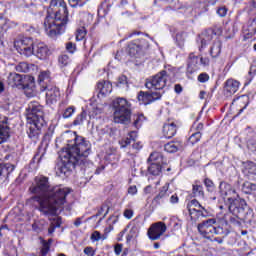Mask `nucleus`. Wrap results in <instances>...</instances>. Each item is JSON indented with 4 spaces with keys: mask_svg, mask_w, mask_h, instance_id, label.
I'll list each match as a JSON object with an SVG mask.
<instances>
[{
    "mask_svg": "<svg viewBox=\"0 0 256 256\" xmlns=\"http://www.w3.org/2000/svg\"><path fill=\"white\" fill-rule=\"evenodd\" d=\"M177 134V124L175 122L168 121L163 126V135L166 139H171Z\"/></svg>",
    "mask_w": 256,
    "mask_h": 256,
    "instance_id": "obj_19",
    "label": "nucleus"
},
{
    "mask_svg": "<svg viewBox=\"0 0 256 256\" xmlns=\"http://www.w3.org/2000/svg\"><path fill=\"white\" fill-rule=\"evenodd\" d=\"M199 69V57L191 53L188 57L187 73H195Z\"/></svg>",
    "mask_w": 256,
    "mask_h": 256,
    "instance_id": "obj_22",
    "label": "nucleus"
},
{
    "mask_svg": "<svg viewBox=\"0 0 256 256\" xmlns=\"http://www.w3.org/2000/svg\"><path fill=\"white\" fill-rule=\"evenodd\" d=\"M60 67H67L71 63V58L67 54H62L58 57Z\"/></svg>",
    "mask_w": 256,
    "mask_h": 256,
    "instance_id": "obj_35",
    "label": "nucleus"
},
{
    "mask_svg": "<svg viewBox=\"0 0 256 256\" xmlns=\"http://www.w3.org/2000/svg\"><path fill=\"white\" fill-rule=\"evenodd\" d=\"M13 27H17V23L11 22L5 16H0V37H3L5 33Z\"/></svg>",
    "mask_w": 256,
    "mask_h": 256,
    "instance_id": "obj_20",
    "label": "nucleus"
},
{
    "mask_svg": "<svg viewBox=\"0 0 256 256\" xmlns=\"http://www.w3.org/2000/svg\"><path fill=\"white\" fill-rule=\"evenodd\" d=\"M98 97H105L113 91V85L109 81H100L97 84Z\"/></svg>",
    "mask_w": 256,
    "mask_h": 256,
    "instance_id": "obj_18",
    "label": "nucleus"
},
{
    "mask_svg": "<svg viewBox=\"0 0 256 256\" xmlns=\"http://www.w3.org/2000/svg\"><path fill=\"white\" fill-rule=\"evenodd\" d=\"M217 219L209 218L197 225L198 232L204 239L211 240L215 235H225V230L221 226H215Z\"/></svg>",
    "mask_w": 256,
    "mask_h": 256,
    "instance_id": "obj_7",
    "label": "nucleus"
},
{
    "mask_svg": "<svg viewBox=\"0 0 256 256\" xmlns=\"http://www.w3.org/2000/svg\"><path fill=\"white\" fill-rule=\"evenodd\" d=\"M23 90L26 95V97H35L37 92L35 91V82L30 81L29 83L23 84Z\"/></svg>",
    "mask_w": 256,
    "mask_h": 256,
    "instance_id": "obj_28",
    "label": "nucleus"
},
{
    "mask_svg": "<svg viewBox=\"0 0 256 256\" xmlns=\"http://www.w3.org/2000/svg\"><path fill=\"white\" fill-rule=\"evenodd\" d=\"M159 157H160V154L157 152H154L149 156L148 161H157Z\"/></svg>",
    "mask_w": 256,
    "mask_h": 256,
    "instance_id": "obj_63",
    "label": "nucleus"
},
{
    "mask_svg": "<svg viewBox=\"0 0 256 256\" xmlns=\"http://www.w3.org/2000/svg\"><path fill=\"white\" fill-rule=\"evenodd\" d=\"M15 171V166L13 164H1L0 165V181H3V179H7L11 173Z\"/></svg>",
    "mask_w": 256,
    "mask_h": 256,
    "instance_id": "obj_25",
    "label": "nucleus"
},
{
    "mask_svg": "<svg viewBox=\"0 0 256 256\" xmlns=\"http://www.w3.org/2000/svg\"><path fill=\"white\" fill-rule=\"evenodd\" d=\"M114 108V123L128 125L131 123V104L125 98H116L112 102Z\"/></svg>",
    "mask_w": 256,
    "mask_h": 256,
    "instance_id": "obj_6",
    "label": "nucleus"
},
{
    "mask_svg": "<svg viewBox=\"0 0 256 256\" xmlns=\"http://www.w3.org/2000/svg\"><path fill=\"white\" fill-rule=\"evenodd\" d=\"M122 85H127V76L125 75L118 78L117 87H121Z\"/></svg>",
    "mask_w": 256,
    "mask_h": 256,
    "instance_id": "obj_56",
    "label": "nucleus"
},
{
    "mask_svg": "<svg viewBox=\"0 0 256 256\" xmlns=\"http://www.w3.org/2000/svg\"><path fill=\"white\" fill-rule=\"evenodd\" d=\"M81 22L83 23V27H89L91 23H93V15L84 12L81 14Z\"/></svg>",
    "mask_w": 256,
    "mask_h": 256,
    "instance_id": "obj_34",
    "label": "nucleus"
},
{
    "mask_svg": "<svg viewBox=\"0 0 256 256\" xmlns=\"http://www.w3.org/2000/svg\"><path fill=\"white\" fill-rule=\"evenodd\" d=\"M89 155H91V142L77 135V132H71L70 139L67 140L66 151L62 152L61 160L56 165V175L69 177L76 167L87 169L93 166V162L87 159Z\"/></svg>",
    "mask_w": 256,
    "mask_h": 256,
    "instance_id": "obj_1",
    "label": "nucleus"
},
{
    "mask_svg": "<svg viewBox=\"0 0 256 256\" xmlns=\"http://www.w3.org/2000/svg\"><path fill=\"white\" fill-rule=\"evenodd\" d=\"M66 49L67 51H69V53H73V51H75V44H73L72 42H68L66 44Z\"/></svg>",
    "mask_w": 256,
    "mask_h": 256,
    "instance_id": "obj_64",
    "label": "nucleus"
},
{
    "mask_svg": "<svg viewBox=\"0 0 256 256\" xmlns=\"http://www.w3.org/2000/svg\"><path fill=\"white\" fill-rule=\"evenodd\" d=\"M229 203L230 213H232L234 217H237V219H245V215H247V212H245L247 209V202L245 199L239 198L238 196Z\"/></svg>",
    "mask_w": 256,
    "mask_h": 256,
    "instance_id": "obj_10",
    "label": "nucleus"
},
{
    "mask_svg": "<svg viewBox=\"0 0 256 256\" xmlns=\"http://www.w3.org/2000/svg\"><path fill=\"white\" fill-rule=\"evenodd\" d=\"M14 47L16 51L20 53V55H24L25 57H31V55H33L35 43L33 42V39L24 37L15 40Z\"/></svg>",
    "mask_w": 256,
    "mask_h": 256,
    "instance_id": "obj_9",
    "label": "nucleus"
},
{
    "mask_svg": "<svg viewBox=\"0 0 256 256\" xmlns=\"http://www.w3.org/2000/svg\"><path fill=\"white\" fill-rule=\"evenodd\" d=\"M136 42H138L142 51H143V49H149V42H147V40L140 39L139 41H136Z\"/></svg>",
    "mask_w": 256,
    "mask_h": 256,
    "instance_id": "obj_57",
    "label": "nucleus"
},
{
    "mask_svg": "<svg viewBox=\"0 0 256 256\" xmlns=\"http://www.w3.org/2000/svg\"><path fill=\"white\" fill-rule=\"evenodd\" d=\"M137 235H139V227L137 226H133L129 232V234L127 235V241H131V239H135V237H137Z\"/></svg>",
    "mask_w": 256,
    "mask_h": 256,
    "instance_id": "obj_44",
    "label": "nucleus"
},
{
    "mask_svg": "<svg viewBox=\"0 0 256 256\" xmlns=\"http://www.w3.org/2000/svg\"><path fill=\"white\" fill-rule=\"evenodd\" d=\"M86 35H87V28L85 26L78 28L76 31V41H83Z\"/></svg>",
    "mask_w": 256,
    "mask_h": 256,
    "instance_id": "obj_40",
    "label": "nucleus"
},
{
    "mask_svg": "<svg viewBox=\"0 0 256 256\" xmlns=\"http://www.w3.org/2000/svg\"><path fill=\"white\" fill-rule=\"evenodd\" d=\"M198 81L199 83H207V81H209V74L201 73L198 75Z\"/></svg>",
    "mask_w": 256,
    "mask_h": 256,
    "instance_id": "obj_54",
    "label": "nucleus"
},
{
    "mask_svg": "<svg viewBox=\"0 0 256 256\" xmlns=\"http://www.w3.org/2000/svg\"><path fill=\"white\" fill-rule=\"evenodd\" d=\"M129 195H137V186L132 185L128 188Z\"/></svg>",
    "mask_w": 256,
    "mask_h": 256,
    "instance_id": "obj_62",
    "label": "nucleus"
},
{
    "mask_svg": "<svg viewBox=\"0 0 256 256\" xmlns=\"http://www.w3.org/2000/svg\"><path fill=\"white\" fill-rule=\"evenodd\" d=\"M143 115H138V116H134V127H136V129H139V127H141V123H143Z\"/></svg>",
    "mask_w": 256,
    "mask_h": 256,
    "instance_id": "obj_51",
    "label": "nucleus"
},
{
    "mask_svg": "<svg viewBox=\"0 0 256 256\" xmlns=\"http://www.w3.org/2000/svg\"><path fill=\"white\" fill-rule=\"evenodd\" d=\"M33 55H35V57H37L38 59L45 61V59H49V56L51 55V50L49 49V46H47V44L39 42L34 44Z\"/></svg>",
    "mask_w": 256,
    "mask_h": 256,
    "instance_id": "obj_15",
    "label": "nucleus"
},
{
    "mask_svg": "<svg viewBox=\"0 0 256 256\" xmlns=\"http://www.w3.org/2000/svg\"><path fill=\"white\" fill-rule=\"evenodd\" d=\"M166 5H168L169 9H177V5H179V0H163Z\"/></svg>",
    "mask_w": 256,
    "mask_h": 256,
    "instance_id": "obj_49",
    "label": "nucleus"
},
{
    "mask_svg": "<svg viewBox=\"0 0 256 256\" xmlns=\"http://www.w3.org/2000/svg\"><path fill=\"white\" fill-rule=\"evenodd\" d=\"M21 81H23V76L20 74L10 73L8 76V85H10V87H19Z\"/></svg>",
    "mask_w": 256,
    "mask_h": 256,
    "instance_id": "obj_27",
    "label": "nucleus"
},
{
    "mask_svg": "<svg viewBox=\"0 0 256 256\" xmlns=\"http://www.w3.org/2000/svg\"><path fill=\"white\" fill-rule=\"evenodd\" d=\"M239 85V81L234 79H228L225 82L224 91H226L228 95H235V92L239 91Z\"/></svg>",
    "mask_w": 256,
    "mask_h": 256,
    "instance_id": "obj_21",
    "label": "nucleus"
},
{
    "mask_svg": "<svg viewBox=\"0 0 256 256\" xmlns=\"http://www.w3.org/2000/svg\"><path fill=\"white\" fill-rule=\"evenodd\" d=\"M165 151L167 153H177V151H183V142L182 141H172L164 145Z\"/></svg>",
    "mask_w": 256,
    "mask_h": 256,
    "instance_id": "obj_23",
    "label": "nucleus"
},
{
    "mask_svg": "<svg viewBox=\"0 0 256 256\" xmlns=\"http://www.w3.org/2000/svg\"><path fill=\"white\" fill-rule=\"evenodd\" d=\"M219 189L222 199H227L228 203H231L234 199H237V197H239L235 189H233V187L227 182H221L219 185Z\"/></svg>",
    "mask_w": 256,
    "mask_h": 256,
    "instance_id": "obj_14",
    "label": "nucleus"
},
{
    "mask_svg": "<svg viewBox=\"0 0 256 256\" xmlns=\"http://www.w3.org/2000/svg\"><path fill=\"white\" fill-rule=\"evenodd\" d=\"M15 69L18 73H28L29 64H27L26 62H20L18 65H16Z\"/></svg>",
    "mask_w": 256,
    "mask_h": 256,
    "instance_id": "obj_43",
    "label": "nucleus"
},
{
    "mask_svg": "<svg viewBox=\"0 0 256 256\" xmlns=\"http://www.w3.org/2000/svg\"><path fill=\"white\" fill-rule=\"evenodd\" d=\"M215 35H217V33H215V30L211 28L204 30L200 35H198L197 43L201 44L200 49L207 47V43H209V41H213V37H215Z\"/></svg>",
    "mask_w": 256,
    "mask_h": 256,
    "instance_id": "obj_17",
    "label": "nucleus"
},
{
    "mask_svg": "<svg viewBox=\"0 0 256 256\" xmlns=\"http://www.w3.org/2000/svg\"><path fill=\"white\" fill-rule=\"evenodd\" d=\"M123 215L126 219H131L133 217V210L132 209H125Z\"/></svg>",
    "mask_w": 256,
    "mask_h": 256,
    "instance_id": "obj_61",
    "label": "nucleus"
},
{
    "mask_svg": "<svg viewBox=\"0 0 256 256\" xmlns=\"http://www.w3.org/2000/svg\"><path fill=\"white\" fill-rule=\"evenodd\" d=\"M176 39L180 48L184 47L185 45V33L181 32L180 34L176 35Z\"/></svg>",
    "mask_w": 256,
    "mask_h": 256,
    "instance_id": "obj_50",
    "label": "nucleus"
},
{
    "mask_svg": "<svg viewBox=\"0 0 256 256\" xmlns=\"http://www.w3.org/2000/svg\"><path fill=\"white\" fill-rule=\"evenodd\" d=\"M192 195L193 197H197L198 199H203V197H205V191H203V186L199 184H193Z\"/></svg>",
    "mask_w": 256,
    "mask_h": 256,
    "instance_id": "obj_32",
    "label": "nucleus"
},
{
    "mask_svg": "<svg viewBox=\"0 0 256 256\" xmlns=\"http://www.w3.org/2000/svg\"><path fill=\"white\" fill-rule=\"evenodd\" d=\"M51 7H56L54 13L46 16L44 20V28L49 37H57L65 33L67 23H69V10L64 0H52Z\"/></svg>",
    "mask_w": 256,
    "mask_h": 256,
    "instance_id": "obj_2",
    "label": "nucleus"
},
{
    "mask_svg": "<svg viewBox=\"0 0 256 256\" xmlns=\"http://www.w3.org/2000/svg\"><path fill=\"white\" fill-rule=\"evenodd\" d=\"M198 3L203 9H207L210 5H215L217 0H198Z\"/></svg>",
    "mask_w": 256,
    "mask_h": 256,
    "instance_id": "obj_46",
    "label": "nucleus"
},
{
    "mask_svg": "<svg viewBox=\"0 0 256 256\" xmlns=\"http://www.w3.org/2000/svg\"><path fill=\"white\" fill-rule=\"evenodd\" d=\"M169 183H166L164 186H162L159 190L158 195L154 197V201L156 203H161V199H165V197H169Z\"/></svg>",
    "mask_w": 256,
    "mask_h": 256,
    "instance_id": "obj_29",
    "label": "nucleus"
},
{
    "mask_svg": "<svg viewBox=\"0 0 256 256\" xmlns=\"http://www.w3.org/2000/svg\"><path fill=\"white\" fill-rule=\"evenodd\" d=\"M32 229L36 233H41V231H43V229H45V220L35 221L32 224Z\"/></svg>",
    "mask_w": 256,
    "mask_h": 256,
    "instance_id": "obj_37",
    "label": "nucleus"
},
{
    "mask_svg": "<svg viewBox=\"0 0 256 256\" xmlns=\"http://www.w3.org/2000/svg\"><path fill=\"white\" fill-rule=\"evenodd\" d=\"M201 131H203V123L194 122L191 127V132L192 133H201Z\"/></svg>",
    "mask_w": 256,
    "mask_h": 256,
    "instance_id": "obj_48",
    "label": "nucleus"
},
{
    "mask_svg": "<svg viewBox=\"0 0 256 256\" xmlns=\"http://www.w3.org/2000/svg\"><path fill=\"white\" fill-rule=\"evenodd\" d=\"M201 141V132H193L188 139V143L195 145V143H199Z\"/></svg>",
    "mask_w": 256,
    "mask_h": 256,
    "instance_id": "obj_42",
    "label": "nucleus"
},
{
    "mask_svg": "<svg viewBox=\"0 0 256 256\" xmlns=\"http://www.w3.org/2000/svg\"><path fill=\"white\" fill-rule=\"evenodd\" d=\"M225 237H227V233L224 232V234H223V235H220V237H215L214 239L211 238L210 241H212V242L214 241V242L218 243L219 245H222V243H223Z\"/></svg>",
    "mask_w": 256,
    "mask_h": 256,
    "instance_id": "obj_55",
    "label": "nucleus"
},
{
    "mask_svg": "<svg viewBox=\"0 0 256 256\" xmlns=\"http://www.w3.org/2000/svg\"><path fill=\"white\" fill-rule=\"evenodd\" d=\"M227 7L221 6L217 9L216 13L219 17H225L227 15Z\"/></svg>",
    "mask_w": 256,
    "mask_h": 256,
    "instance_id": "obj_52",
    "label": "nucleus"
},
{
    "mask_svg": "<svg viewBox=\"0 0 256 256\" xmlns=\"http://www.w3.org/2000/svg\"><path fill=\"white\" fill-rule=\"evenodd\" d=\"M50 81H51V77H50L49 72L44 71L39 74L38 82L40 85V89H43V85H51V84H49Z\"/></svg>",
    "mask_w": 256,
    "mask_h": 256,
    "instance_id": "obj_30",
    "label": "nucleus"
},
{
    "mask_svg": "<svg viewBox=\"0 0 256 256\" xmlns=\"http://www.w3.org/2000/svg\"><path fill=\"white\" fill-rule=\"evenodd\" d=\"M9 118L0 115V145L9 139Z\"/></svg>",
    "mask_w": 256,
    "mask_h": 256,
    "instance_id": "obj_16",
    "label": "nucleus"
},
{
    "mask_svg": "<svg viewBox=\"0 0 256 256\" xmlns=\"http://www.w3.org/2000/svg\"><path fill=\"white\" fill-rule=\"evenodd\" d=\"M52 188L48 177L38 176L35 178V184L30 186L29 191L36 195V197L45 200Z\"/></svg>",
    "mask_w": 256,
    "mask_h": 256,
    "instance_id": "obj_8",
    "label": "nucleus"
},
{
    "mask_svg": "<svg viewBox=\"0 0 256 256\" xmlns=\"http://www.w3.org/2000/svg\"><path fill=\"white\" fill-rule=\"evenodd\" d=\"M52 243H53V239H51V238L48 239V241L43 240L40 253H42L43 255H47V253H49V251L51 249Z\"/></svg>",
    "mask_w": 256,
    "mask_h": 256,
    "instance_id": "obj_36",
    "label": "nucleus"
},
{
    "mask_svg": "<svg viewBox=\"0 0 256 256\" xmlns=\"http://www.w3.org/2000/svg\"><path fill=\"white\" fill-rule=\"evenodd\" d=\"M122 251H123V244H116L114 247L115 255H121Z\"/></svg>",
    "mask_w": 256,
    "mask_h": 256,
    "instance_id": "obj_60",
    "label": "nucleus"
},
{
    "mask_svg": "<svg viewBox=\"0 0 256 256\" xmlns=\"http://www.w3.org/2000/svg\"><path fill=\"white\" fill-rule=\"evenodd\" d=\"M133 140H131L129 137H127V138H124V139H122L120 142H119V144H120V146L122 147V148H125V147H127L128 145H131V142H132Z\"/></svg>",
    "mask_w": 256,
    "mask_h": 256,
    "instance_id": "obj_58",
    "label": "nucleus"
},
{
    "mask_svg": "<svg viewBox=\"0 0 256 256\" xmlns=\"http://www.w3.org/2000/svg\"><path fill=\"white\" fill-rule=\"evenodd\" d=\"M166 231L167 225L164 222H156L149 227L147 235L151 241H158Z\"/></svg>",
    "mask_w": 256,
    "mask_h": 256,
    "instance_id": "obj_12",
    "label": "nucleus"
},
{
    "mask_svg": "<svg viewBox=\"0 0 256 256\" xmlns=\"http://www.w3.org/2000/svg\"><path fill=\"white\" fill-rule=\"evenodd\" d=\"M242 192L246 195H255L256 185L251 182H244L242 185Z\"/></svg>",
    "mask_w": 256,
    "mask_h": 256,
    "instance_id": "obj_31",
    "label": "nucleus"
},
{
    "mask_svg": "<svg viewBox=\"0 0 256 256\" xmlns=\"http://www.w3.org/2000/svg\"><path fill=\"white\" fill-rule=\"evenodd\" d=\"M161 171H162L161 164L157 162H152L148 167V173H150V175H154V176L161 175Z\"/></svg>",
    "mask_w": 256,
    "mask_h": 256,
    "instance_id": "obj_33",
    "label": "nucleus"
},
{
    "mask_svg": "<svg viewBox=\"0 0 256 256\" xmlns=\"http://www.w3.org/2000/svg\"><path fill=\"white\" fill-rule=\"evenodd\" d=\"M55 223H56V225H55ZM55 223L50 224V226L48 228V234L49 235H53V233H55L56 227H61V224H59V221H57Z\"/></svg>",
    "mask_w": 256,
    "mask_h": 256,
    "instance_id": "obj_53",
    "label": "nucleus"
},
{
    "mask_svg": "<svg viewBox=\"0 0 256 256\" xmlns=\"http://www.w3.org/2000/svg\"><path fill=\"white\" fill-rule=\"evenodd\" d=\"M87 119V112L83 110L73 121V125H83V122Z\"/></svg>",
    "mask_w": 256,
    "mask_h": 256,
    "instance_id": "obj_39",
    "label": "nucleus"
},
{
    "mask_svg": "<svg viewBox=\"0 0 256 256\" xmlns=\"http://www.w3.org/2000/svg\"><path fill=\"white\" fill-rule=\"evenodd\" d=\"M143 53V50L141 49V46L139 45L138 41L131 42L128 44V54L130 57H140Z\"/></svg>",
    "mask_w": 256,
    "mask_h": 256,
    "instance_id": "obj_24",
    "label": "nucleus"
},
{
    "mask_svg": "<svg viewBox=\"0 0 256 256\" xmlns=\"http://www.w3.org/2000/svg\"><path fill=\"white\" fill-rule=\"evenodd\" d=\"M175 77V68L170 67L168 69L162 70L156 75L147 78L145 82V87L149 91L163 94V88L167 87V81Z\"/></svg>",
    "mask_w": 256,
    "mask_h": 256,
    "instance_id": "obj_5",
    "label": "nucleus"
},
{
    "mask_svg": "<svg viewBox=\"0 0 256 256\" xmlns=\"http://www.w3.org/2000/svg\"><path fill=\"white\" fill-rule=\"evenodd\" d=\"M40 91H46V103L47 105H55L61 97V92L55 85H42Z\"/></svg>",
    "mask_w": 256,
    "mask_h": 256,
    "instance_id": "obj_11",
    "label": "nucleus"
},
{
    "mask_svg": "<svg viewBox=\"0 0 256 256\" xmlns=\"http://www.w3.org/2000/svg\"><path fill=\"white\" fill-rule=\"evenodd\" d=\"M73 113H75V107L70 106L64 110L62 113V116L64 119H69V117L73 116Z\"/></svg>",
    "mask_w": 256,
    "mask_h": 256,
    "instance_id": "obj_47",
    "label": "nucleus"
},
{
    "mask_svg": "<svg viewBox=\"0 0 256 256\" xmlns=\"http://www.w3.org/2000/svg\"><path fill=\"white\" fill-rule=\"evenodd\" d=\"M84 253L87 256H95V250L93 249V247L88 246L84 249Z\"/></svg>",
    "mask_w": 256,
    "mask_h": 256,
    "instance_id": "obj_59",
    "label": "nucleus"
},
{
    "mask_svg": "<svg viewBox=\"0 0 256 256\" xmlns=\"http://www.w3.org/2000/svg\"><path fill=\"white\" fill-rule=\"evenodd\" d=\"M163 97V92H153L149 90L148 92L140 91L138 94V101L143 105H149L154 101H158Z\"/></svg>",
    "mask_w": 256,
    "mask_h": 256,
    "instance_id": "obj_13",
    "label": "nucleus"
},
{
    "mask_svg": "<svg viewBox=\"0 0 256 256\" xmlns=\"http://www.w3.org/2000/svg\"><path fill=\"white\" fill-rule=\"evenodd\" d=\"M223 47V43L221 40H214L212 46L210 47V55L213 59L219 57L221 55V49Z\"/></svg>",
    "mask_w": 256,
    "mask_h": 256,
    "instance_id": "obj_26",
    "label": "nucleus"
},
{
    "mask_svg": "<svg viewBox=\"0 0 256 256\" xmlns=\"http://www.w3.org/2000/svg\"><path fill=\"white\" fill-rule=\"evenodd\" d=\"M204 185L207 188V191H209L210 193H213V191H215V183H213V180L205 178Z\"/></svg>",
    "mask_w": 256,
    "mask_h": 256,
    "instance_id": "obj_45",
    "label": "nucleus"
},
{
    "mask_svg": "<svg viewBox=\"0 0 256 256\" xmlns=\"http://www.w3.org/2000/svg\"><path fill=\"white\" fill-rule=\"evenodd\" d=\"M246 173L250 175H256V164L252 161H248L244 165Z\"/></svg>",
    "mask_w": 256,
    "mask_h": 256,
    "instance_id": "obj_38",
    "label": "nucleus"
},
{
    "mask_svg": "<svg viewBox=\"0 0 256 256\" xmlns=\"http://www.w3.org/2000/svg\"><path fill=\"white\" fill-rule=\"evenodd\" d=\"M71 193V189L63 186H53L48 191L46 199L39 196H34L31 201L38 203V210L43 215H55L57 209H61L64 203H67V195Z\"/></svg>",
    "mask_w": 256,
    "mask_h": 256,
    "instance_id": "obj_3",
    "label": "nucleus"
},
{
    "mask_svg": "<svg viewBox=\"0 0 256 256\" xmlns=\"http://www.w3.org/2000/svg\"><path fill=\"white\" fill-rule=\"evenodd\" d=\"M90 239L93 243L97 242V241H105V239H107V235H101V232L99 231H94L91 236Z\"/></svg>",
    "mask_w": 256,
    "mask_h": 256,
    "instance_id": "obj_41",
    "label": "nucleus"
},
{
    "mask_svg": "<svg viewBox=\"0 0 256 256\" xmlns=\"http://www.w3.org/2000/svg\"><path fill=\"white\" fill-rule=\"evenodd\" d=\"M28 109L27 120L31 126L27 133L30 139H37L41 129L47 125V122H45V112H43V106L39 102H31Z\"/></svg>",
    "mask_w": 256,
    "mask_h": 256,
    "instance_id": "obj_4",
    "label": "nucleus"
}]
</instances>
